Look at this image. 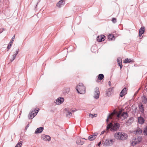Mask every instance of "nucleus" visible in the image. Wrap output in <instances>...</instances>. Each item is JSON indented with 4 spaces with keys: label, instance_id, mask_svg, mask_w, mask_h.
I'll return each mask as SVG.
<instances>
[{
    "label": "nucleus",
    "instance_id": "nucleus-19",
    "mask_svg": "<svg viewBox=\"0 0 147 147\" xmlns=\"http://www.w3.org/2000/svg\"><path fill=\"white\" fill-rule=\"evenodd\" d=\"M133 61L132 60L130 59H128V58H127L125 59V61H124V63H129L130 62H133Z\"/></svg>",
    "mask_w": 147,
    "mask_h": 147
},
{
    "label": "nucleus",
    "instance_id": "nucleus-9",
    "mask_svg": "<svg viewBox=\"0 0 147 147\" xmlns=\"http://www.w3.org/2000/svg\"><path fill=\"white\" fill-rule=\"evenodd\" d=\"M100 92L99 91V88L98 87H96L94 91V98L96 99H98L99 96Z\"/></svg>",
    "mask_w": 147,
    "mask_h": 147
},
{
    "label": "nucleus",
    "instance_id": "nucleus-10",
    "mask_svg": "<svg viewBox=\"0 0 147 147\" xmlns=\"http://www.w3.org/2000/svg\"><path fill=\"white\" fill-rule=\"evenodd\" d=\"M127 89L125 87H124V88L121 90L120 93V96L122 97L124 95L127 94Z\"/></svg>",
    "mask_w": 147,
    "mask_h": 147
},
{
    "label": "nucleus",
    "instance_id": "nucleus-43",
    "mask_svg": "<svg viewBox=\"0 0 147 147\" xmlns=\"http://www.w3.org/2000/svg\"><path fill=\"white\" fill-rule=\"evenodd\" d=\"M140 112L142 113H143L144 112V109H140Z\"/></svg>",
    "mask_w": 147,
    "mask_h": 147
},
{
    "label": "nucleus",
    "instance_id": "nucleus-45",
    "mask_svg": "<svg viewBox=\"0 0 147 147\" xmlns=\"http://www.w3.org/2000/svg\"><path fill=\"white\" fill-rule=\"evenodd\" d=\"M101 141L100 142L98 143V146H100V145H101Z\"/></svg>",
    "mask_w": 147,
    "mask_h": 147
},
{
    "label": "nucleus",
    "instance_id": "nucleus-5",
    "mask_svg": "<svg viewBox=\"0 0 147 147\" xmlns=\"http://www.w3.org/2000/svg\"><path fill=\"white\" fill-rule=\"evenodd\" d=\"M115 139L114 138L112 139H107L104 143V144L106 146H111L113 144V142L115 141Z\"/></svg>",
    "mask_w": 147,
    "mask_h": 147
},
{
    "label": "nucleus",
    "instance_id": "nucleus-54",
    "mask_svg": "<svg viewBox=\"0 0 147 147\" xmlns=\"http://www.w3.org/2000/svg\"><path fill=\"white\" fill-rule=\"evenodd\" d=\"M1 80V79H0V81Z\"/></svg>",
    "mask_w": 147,
    "mask_h": 147
},
{
    "label": "nucleus",
    "instance_id": "nucleus-17",
    "mask_svg": "<svg viewBox=\"0 0 147 147\" xmlns=\"http://www.w3.org/2000/svg\"><path fill=\"white\" fill-rule=\"evenodd\" d=\"M108 38L109 40H114L115 39V37L114 35L111 34L109 35Z\"/></svg>",
    "mask_w": 147,
    "mask_h": 147
},
{
    "label": "nucleus",
    "instance_id": "nucleus-33",
    "mask_svg": "<svg viewBox=\"0 0 147 147\" xmlns=\"http://www.w3.org/2000/svg\"><path fill=\"white\" fill-rule=\"evenodd\" d=\"M117 116L118 118H119L121 117V112H120L119 113L117 114Z\"/></svg>",
    "mask_w": 147,
    "mask_h": 147
},
{
    "label": "nucleus",
    "instance_id": "nucleus-52",
    "mask_svg": "<svg viewBox=\"0 0 147 147\" xmlns=\"http://www.w3.org/2000/svg\"><path fill=\"white\" fill-rule=\"evenodd\" d=\"M81 139H82V140L84 139H85V140H86V139L85 138H82Z\"/></svg>",
    "mask_w": 147,
    "mask_h": 147
},
{
    "label": "nucleus",
    "instance_id": "nucleus-3",
    "mask_svg": "<svg viewBox=\"0 0 147 147\" xmlns=\"http://www.w3.org/2000/svg\"><path fill=\"white\" fill-rule=\"evenodd\" d=\"M77 92L81 94H83L85 93L86 88L82 83H79L76 88Z\"/></svg>",
    "mask_w": 147,
    "mask_h": 147
},
{
    "label": "nucleus",
    "instance_id": "nucleus-14",
    "mask_svg": "<svg viewBox=\"0 0 147 147\" xmlns=\"http://www.w3.org/2000/svg\"><path fill=\"white\" fill-rule=\"evenodd\" d=\"M65 4V2L64 1L61 2V1H59L56 4V6L60 8L62 6H64Z\"/></svg>",
    "mask_w": 147,
    "mask_h": 147
},
{
    "label": "nucleus",
    "instance_id": "nucleus-44",
    "mask_svg": "<svg viewBox=\"0 0 147 147\" xmlns=\"http://www.w3.org/2000/svg\"><path fill=\"white\" fill-rule=\"evenodd\" d=\"M110 117V116L109 115L108 117H107V119H106V121L108 122H109V118Z\"/></svg>",
    "mask_w": 147,
    "mask_h": 147
},
{
    "label": "nucleus",
    "instance_id": "nucleus-13",
    "mask_svg": "<svg viewBox=\"0 0 147 147\" xmlns=\"http://www.w3.org/2000/svg\"><path fill=\"white\" fill-rule=\"evenodd\" d=\"M138 120L139 123L140 124H143L145 121V120L144 118L141 116L138 117Z\"/></svg>",
    "mask_w": 147,
    "mask_h": 147
},
{
    "label": "nucleus",
    "instance_id": "nucleus-37",
    "mask_svg": "<svg viewBox=\"0 0 147 147\" xmlns=\"http://www.w3.org/2000/svg\"><path fill=\"white\" fill-rule=\"evenodd\" d=\"M19 49H17V50H16V52H15V54H14V55H16V56L18 54V52H19Z\"/></svg>",
    "mask_w": 147,
    "mask_h": 147
},
{
    "label": "nucleus",
    "instance_id": "nucleus-36",
    "mask_svg": "<svg viewBox=\"0 0 147 147\" xmlns=\"http://www.w3.org/2000/svg\"><path fill=\"white\" fill-rule=\"evenodd\" d=\"M118 65L120 66V69H121L123 65L121 63H118Z\"/></svg>",
    "mask_w": 147,
    "mask_h": 147
},
{
    "label": "nucleus",
    "instance_id": "nucleus-24",
    "mask_svg": "<svg viewBox=\"0 0 147 147\" xmlns=\"http://www.w3.org/2000/svg\"><path fill=\"white\" fill-rule=\"evenodd\" d=\"M138 143L137 141L135 140V139H134L131 142V145L133 146L136 145Z\"/></svg>",
    "mask_w": 147,
    "mask_h": 147
},
{
    "label": "nucleus",
    "instance_id": "nucleus-15",
    "mask_svg": "<svg viewBox=\"0 0 147 147\" xmlns=\"http://www.w3.org/2000/svg\"><path fill=\"white\" fill-rule=\"evenodd\" d=\"M121 117H123L124 119L128 117L127 113L126 112L122 113L121 112Z\"/></svg>",
    "mask_w": 147,
    "mask_h": 147
},
{
    "label": "nucleus",
    "instance_id": "nucleus-2",
    "mask_svg": "<svg viewBox=\"0 0 147 147\" xmlns=\"http://www.w3.org/2000/svg\"><path fill=\"white\" fill-rule=\"evenodd\" d=\"M114 137L117 140H124L127 139L128 136L125 133L119 132L114 134Z\"/></svg>",
    "mask_w": 147,
    "mask_h": 147
},
{
    "label": "nucleus",
    "instance_id": "nucleus-41",
    "mask_svg": "<svg viewBox=\"0 0 147 147\" xmlns=\"http://www.w3.org/2000/svg\"><path fill=\"white\" fill-rule=\"evenodd\" d=\"M89 116L90 117L91 116H92L91 117L92 118H93L94 117V115L93 114H92L91 113L89 114Z\"/></svg>",
    "mask_w": 147,
    "mask_h": 147
},
{
    "label": "nucleus",
    "instance_id": "nucleus-27",
    "mask_svg": "<svg viewBox=\"0 0 147 147\" xmlns=\"http://www.w3.org/2000/svg\"><path fill=\"white\" fill-rule=\"evenodd\" d=\"M143 100L142 101V102L146 104L147 103V98L146 96H143Z\"/></svg>",
    "mask_w": 147,
    "mask_h": 147
},
{
    "label": "nucleus",
    "instance_id": "nucleus-35",
    "mask_svg": "<svg viewBox=\"0 0 147 147\" xmlns=\"http://www.w3.org/2000/svg\"><path fill=\"white\" fill-rule=\"evenodd\" d=\"M95 47V46H93L91 47V50L92 52H95V51L94 50Z\"/></svg>",
    "mask_w": 147,
    "mask_h": 147
},
{
    "label": "nucleus",
    "instance_id": "nucleus-49",
    "mask_svg": "<svg viewBox=\"0 0 147 147\" xmlns=\"http://www.w3.org/2000/svg\"><path fill=\"white\" fill-rule=\"evenodd\" d=\"M142 34L139 32V36H140V37L141 36Z\"/></svg>",
    "mask_w": 147,
    "mask_h": 147
},
{
    "label": "nucleus",
    "instance_id": "nucleus-22",
    "mask_svg": "<svg viewBox=\"0 0 147 147\" xmlns=\"http://www.w3.org/2000/svg\"><path fill=\"white\" fill-rule=\"evenodd\" d=\"M104 78V76L102 74H100L98 76V79L99 80H101Z\"/></svg>",
    "mask_w": 147,
    "mask_h": 147
},
{
    "label": "nucleus",
    "instance_id": "nucleus-51",
    "mask_svg": "<svg viewBox=\"0 0 147 147\" xmlns=\"http://www.w3.org/2000/svg\"><path fill=\"white\" fill-rule=\"evenodd\" d=\"M60 1H61V2H63V1H64V2H65V0H60Z\"/></svg>",
    "mask_w": 147,
    "mask_h": 147
},
{
    "label": "nucleus",
    "instance_id": "nucleus-23",
    "mask_svg": "<svg viewBox=\"0 0 147 147\" xmlns=\"http://www.w3.org/2000/svg\"><path fill=\"white\" fill-rule=\"evenodd\" d=\"M145 30V27H142L140 29L139 32L143 34L144 33Z\"/></svg>",
    "mask_w": 147,
    "mask_h": 147
},
{
    "label": "nucleus",
    "instance_id": "nucleus-25",
    "mask_svg": "<svg viewBox=\"0 0 147 147\" xmlns=\"http://www.w3.org/2000/svg\"><path fill=\"white\" fill-rule=\"evenodd\" d=\"M136 133L138 134H141L142 133V130L140 128H138L136 131Z\"/></svg>",
    "mask_w": 147,
    "mask_h": 147
},
{
    "label": "nucleus",
    "instance_id": "nucleus-16",
    "mask_svg": "<svg viewBox=\"0 0 147 147\" xmlns=\"http://www.w3.org/2000/svg\"><path fill=\"white\" fill-rule=\"evenodd\" d=\"M113 88H110L108 89V90L106 91V94L107 96H109L111 94V91H112V89Z\"/></svg>",
    "mask_w": 147,
    "mask_h": 147
},
{
    "label": "nucleus",
    "instance_id": "nucleus-31",
    "mask_svg": "<svg viewBox=\"0 0 147 147\" xmlns=\"http://www.w3.org/2000/svg\"><path fill=\"white\" fill-rule=\"evenodd\" d=\"M22 141H20L19 143H18L16 146H17V147H20L22 145Z\"/></svg>",
    "mask_w": 147,
    "mask_h": 147
},
{
    "label": "nucleus",
    "instance_id": "nucleus-47",
    "mask_svg": "<svg viewBox=\"0 0 147 147\" xmlns=\"http://www.w3.org/2000/svg\"><path fill=\"white\" fill-rule=\"evenodd\" d=\"M98 134V133H94V137H96V136Z\"/></svg>",
    "mask_w": 147,
    "mask_h": 147
},
{
    "label": "nucleus",
    "instance_id": "nucleus-11",
    "mask_svg": "<svg viewBox=\"0 0 147 147\" xmlns=\"http://www.w3.org/2000/svg\"><path fill=\"white\" fill-rule=\"evenodd\" d=\"M44 129V128L43 127H40L38 128L35 130L34 134H38L39 133H41Z\"/></svg>",
    "mask_w": 147,
    "mask_h": 147
},
{
    "label": "nucleus",
    "instance_id": "nucleus-46",
    "mask_svg": "<svg viewBox=\"0 0 147 147\" xmlns=\"http://www.w3.org/2000/svg\"><path fill=\"white\" fill-rule=\"evenodd\" d=\"M108 84L110 86H111V82L110 81H109L108 82Z\"/></svg>",
    "mask_w": 147,
    "mask_h": 147
},
{
    "label": "nucleus",
    "instance_id": "nucleus-50",
    "mask_svg": "<svg viewBox=\"0 0 147 147\" xmlns=\"http://www.w3.org/2000/svg\"><path fill=\"white\" fill-rule=\"evenodd\" d=\"M97 116V114H94V117H96Z\"/></svg>",
    "mask_w": 147,
    "mask_h": 147
},
{
    "label": "nucleus",
    "instance_id": "nucleus-38",
    "mask_svg": "<svg viewBox=\"0 0 147 147\" xmlns=\"http://www.w3.org/2000/svg\"><path fill=\"white\" fill-rule=\"evenodd\" d=\"M139 109H142L144 108V106L142 104L141 105H140L139 107Z\"/></svg>",
    "mask_w": 147,
    "mask_h": 147
},
{
    "label": "nucleus",
    "instance_id": "nucleus-12",
    "mask_svg": "<svg viewBox=\"0 0 147 147\" xmlns=\"http://www.w3.org/2000/svg\"><path fill=\"white\" fill-rule=\"evenodd\" d=\"M105 38V36L103 35L98 36L97 37V40L98 42H100L104 41Z\"/></svg>",
    "mask_w": 147,
    "mask_h": 147
},
{
    "label": "nucleus",
    "instance_id": "nucleus-34",
    "mask_svg": "<svg viewBox=\"0 0 147 147\" xmlns=\"http://www.w3.org/2000/svg\"><path fill=\"white\" fill-rule=\"evenodd\" d=\"M117 63H121L122 62V59L121 58L118 57L117 59Z\"/></svg>",
    "mask_w": 147,
    "mask_h": 147
},
{
    "label": "nucleus",
    "instance_id": "nucleus-18",
    "mask_svg": "<svg viewBox=\"0 0 147 147\" xmlns=\"http://www.w3.org/2000/svg\"><path fill=\"white\" fill-rule=\"evenodd\" d=\"M84 142L82 140V139H80L79 140H78L76 141V143L78 144L82 145L84 144Z\"/></svg>",
    "mask_w": 147,
    "mask_h": 147
},
{
    "label": "nucleus",
    "instance_id": "nucleus-8",
    "mask_svg": "<svg viewBox=\"0 0 147 147\" xmlns=\"http://www.w3.org/2000/svg\"><path fill=\"white\" fill-rule=\"evenodd\" d=\"M64 100V99L63 97H59L55 101V102L56 104L59 105L62 103Z\"/></svg>",
    "mask_w": 147,
    "mask_h": 147
},
{
    "label": "nucleus",
    "instance_id": "nucleus-40",
    "mask_svg": "<svg viewBox=\"0 0 147 147\" xmlns=\"http://www.w3.org/2000/svg\"><path fill=\"white\" fill-rule=\"evenodd\" d=\"M15 38V36H14L12 38L11 40V43H12L13 41L14 40Z\"/></svg>",
    "mask_w": 147,
    "mask_h": 147
},
{
    "label": "nucleus",
    "instance_id": "nucleus-30",
    "mask_svg": "<svg viewBox=\"0 0 147 147\" xmlns=\"http://www.w3.org/2000/svg\"><path fill=\"white\" fill-rule=\"evenodd\" d=\"M16 57V55H12V57H11V62L13 61L15 59Z\"/></svg>",
    "mask_w": 147,
    "mask_h": 147
},
{
    "label": "nucleus",
    "instance_id": "nucleus-48",
    "mask_svg": "<svg viewBox=\"0 0 147 147\" xmlns=\"http://www.w3.org/2000/svg\"><path fill=\"white\" fill-rule=\"evenodd\" d=\"M105 131V130H104V131H102L101 134H100V135H102V134H104V132Z\"/></svg>",
    "mask_w": 147,
    "mask_h": 147
},
{
    "label": "nucleus",
    "instance_id": "nucleus-20",
    "mask_svg": "<svg viewBox=\"0 0 147 147\" xmlns=\"http://www.w3.org/2000/svg\"><path fill=\"white\" fill-rule=\"evenodd\" d=\"M96 138V137H94V135H92L89 136L88 137V140L90 141H92L94 140Z\"/></svg>",
    "mask_w": 147,
    "mask_h": 147
},
{
    "label": "nucleus",
    "instance_id": "nucleus-42",
    "mask_svg": "<svg viewBox=\"0 0 147 147\" xmlns=\"http://www.w3.org/2000/svg\"><path fill=\"white\" fill-rule=\"evenodd\" d=\"M29 126V124H27L25 128V130H26L27 129L28 127Z\"/></svg>",
    "mask_w": 147,
    "mask_h": 147
},
{
    "label": "nucleus",
    "instance_id": "nucleus-21",
    "mask_svg": "<svg viewBox=\"0 0 147 147\" xmlns=\"http://www.w3.org/2000/svg\"><path fill=\"white\" fill-rule=\"evenodd\" d=\"M134 121V119L133 117H131L127 121V123L131 124Z\"/></svg>",
    "mask_w": 147,
    "mask_h": 147
},
{
    "label": "nucleus",
    "instance_id": "nucleus-32",
    "mask_svg": "<svg viewBox=\"0 0 147 147\" xmlns=\"http://www.w3.org/2000/svg\"><path fill=\"white\" fill-rule=\"evenodd\" d=\"M112 21L114 23H115L117 22L116 19L114 18H113L112 19Z\"/></svg>",
    "mask_w": 147,
    "mask_h": 147
},
{
    "label": "nucleus",
    "instance_id": "nucleus-6",
    "mask_svg": "<svg viewBox=\"0 0 147 147\" xmlns=\"http://www.w3.org/2000/svg\"><path fill=\"white\" fill-rule=\"evenodd\" d=\"M65 110L67 112V113L66 114V116L67 117L69 118H70L72 116V113L76 111V110H74L68 108H66L65 109Z\"/></svg>",
    "mask_w": 147,
    "mask_h": 147
},
{
    "label": "nucleus",
    "instance_id": "nucleus-29",
    "mask_svg": "<svg viewBox=\"0 0 147 147\" xmlns=\"http://www.w3.org/2000/svg\"><path fill=\"white\" fill-rule=\"evenodd\" d=\"M12 45V43H11V42H10L9 43L7 47V51H8L9 50V49L10 48Z\"/></svg>",
    "mask_w": 147,
    "mask_h": 147
},
{
    "label": "nucleus",
    "instance_id": "nucleus-28",
    "mask_svg": "<svg viewBox=\"0 0 147 147\" xmlns=\"http://www.w3.org/2000/svg\"><path fill=\"white\" fill-rule=\"evenodd\" d=\"M143 133L144 135L147 136V126H146L144 129V130L143 131Z\"/></svg>",
    "mask_w": 147,
    "mask_h": 147
},
{
    "label": "nucleus",
    "instance_id": "nucleus-1",
    "mask_svg": "<svg viewBox=\"0 0 147 147\" xmlns=\"http://www.w3.org/2000/svg\"><path fill=\"white\" fill-rule=\"evenodd\" d=\"M120 127V124L117 122H115L113 124L110 123L107 126V130L110 129L112 131H116L118 130Z\"/></svg>",
    "mask_w": 147,
    "mask_h": 147
},
{
    "label": "nucleus",
    "instance_id": "nucleus-39",
    "mask_svg": "<svg viewBox=\"0 0 147 147\" xmlns=\"http://www.w3.org/2000/svg\"><path fill=\"white\" fill-rule=\"evenodd\" d=\"M5 30L4 28H1L0 29V34L1 33Z\"/></svg>",
    "mask_w": 147,
    "mask_h": 147
},
{
    "label": "nucleus",
    "instance_id": "nucleus-53",
    "mask_svg": "<svg viewBox=\"0 0 147 147\" xmlns=\"http://www.w3.org/2000/svg\"><path fill=\"white\" fill-rule=\"evenodd\" d=\"M146 91L147 92V88H146Z\"/></svg>",
    "mask_w": 147,
    "mask_h": 147
},
{
    "label": "nucleus",
    "instance_id": "nucleus-4",
    "mask_svg": "<svg viewBox=\"0 0 147 147\" xmlns=\"http://www.w3.org/2000/svg\"><path fill=\"white\" fill-rule=\"evenodd\" d=\"M39 110V109L38 108V109H35L31 111L28 115V119H32L36 115Z\"/></svg>",
    "mask_w": 147,
    "mask_h": 147
},
{
    "label": "nucleus",
    "instance_id": "nucleus-7",
    "mask_svg": "<svg viewBox=\"0 0 147 147\" xmlns=\"http://www.w3.org/2000/svg\"><path fill=\"white\" fill-rule=\"evenodd\" d=\"M41 138L44 141L49 142L51 140V138L49 136L43 134L41 135Z\"/></svg>",
    "mask_w": 147,
    "mask_h": 147
},
{
    "label": "nucleus",
    "instance_id": "nucleus-26",
    "mask_svg": "<svg viewBox=\"0 0 147 147\" xmlns=\"http://www.w3.org/2000/svg\"><path fill=\"white\" fill-rule=\"evenodd\" d=\"M142 138L141 137H138L137 138H135V140L137 141L138 143L139 142H141L142 141Z\"/></svg>",
    "mask_w": 147,
    "mask_h": 147
}]
</instances>
